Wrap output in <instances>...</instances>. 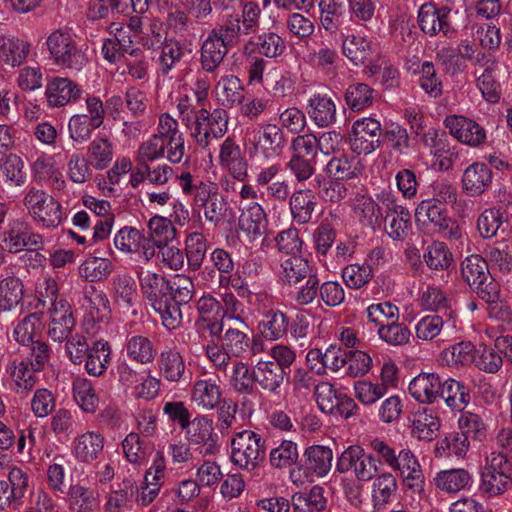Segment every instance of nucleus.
<instances>
[{
    "label": "nucleus",
    "instance_id": "e433bc0d",
    "mask_svg": "<svg viewBox=\"0 0 512 512\" xmlns=\"http://www.w3.org/2000/svg\"><path fill=\"white\" fill-rule=\"evenodd\" d=\"M111 361V347L109 343L103 339L92 343L91 348L85 356V371L93 377L102 376Z\"/></svg>",
    "mask_w": 512,
    "mask_h": 512
},
{
    "label": "nucleus",
    "instance_id": "72a5a7b5",
    "mask_svg": "<svg viewBox=\"0 0 512 512\" xmlns=\"http://www.w3.org/2000/svg\"><path fill=\"white\" fill-rule=\"evenodd\" d=\"M266 213L257 202H251L243 209L239 219V228L250 240L260 237L266 229Z\"/></svg>",
    "mask_w": 512,
    "mask_h": 512
},
{
    "label": "nucleus",
    "instance_id": "ddd939ff",
    "mask_svg": "<svg viewBox=\"0 0 512 512\" xmlns=\"http://www.w3.org/2000/svg\"><path fill=\"white\" fill-rule=\"evenodd\" d=\"M48 314V336L55 342H64L75 327L71 305L65 298L60 297V299L53 300Z\"/></svg>",
    "mask_w": 512,
    "mask_h": 512
},
{
    "label": "nucleus",
    "instance_id": "2f4dec72",
    "mask_svg": "<svg viewBox=\"0 0 512 512\" xmlns=\"http://www.w3.org/2000/svg\"><path fill=\"white\" fill-rule=\"evenodd\" d=\"M289 206L293 220L300 225L307 224L317 206L316 195L310 189H299L291 195Z\"/></svg>",
    "mask_w": 512,
    "mask_h": 512
},
{
    "label": "nucleus",
    "instance_id": "f257e3e1",
    "mask_svg": "<svg viewBox=\"0 0 512 512\" xmlns=\"http://www.w3.org/2000/svg\"><path fill=\"white\" fill-rule=\"evenodd\" d=\"M43 48L53 64L74 72L81 71L88 63V57L79 44L72 29L60 27L47 34Z\"/></svg>",
    "mask_w": 512,
    "mask_h": 512
},
{
    "label": "nucleus",
    "instance_id": "0e129e2a",
    "mask_svg": "<svg viewBox=\"0 0 512 512\" xmlns=\"http://www.w3.org/2000/svg\"><path fill=\"white\" fill-rule=\"evenodd\" d=\"M476 346L471 342H459L441 353V359L449 366L470 365L475 361Z\"/></svg>",
    "mask_w": 512,
    "mask_h": 512
},
{
    "label": "nucleus",
    "instance_id": "a878e982",
    "mask_svg": "<svg viewBox=\"0 0 512 512\" xmlns=\"http://www.w3.org/2000/svg\"><path fill=\"white\" fill-rule=\"evenodd\" d=\"M137 277L141 292L150 305L170 295V282L163 275L141 268Z\"/></svg>",
    "mask_w": 512,
    "mask_h": 512
},
{
    "label": "nucleus",
    "instance_id": "bf43d9fd",
    "mask_svg": "<svg viewBox=\"0 0 512 512\" xmlns=\"http://www.w3.org/2000/svg\"><path fill=\"white\" fill-rule=\"evenodd\" d=\"M397 479L390 472L379 474L372 485V500L374 505L384 506L391 502L397 491Z\"/></svg>",
    "mask_w": 512,
    "mask_h": 512
},
{
    "label": "nucleus",
    "instance_id": "5fc2aeb1",
    "mask_svg": "<svg viewBox=\"0 0 512 512\" xmlns=\"http://www.w3.org/2000/svg\"><path fill=\"white\" fill-rule=\"evenodd\" d=\"M73 397L79 407L87 413H94L99 404L92 382L86 378L78 377L72 384Z\"/></svg>",
    "mask_w": 512,
    "mask_h": 512
},
{
    "label": "nucleus",
    "instance_id": "f03ea898",
    "mask_svg": "<svg viewBox=\"0 0 512 512\" xmlns=\"http://www.w3.org/2000/svg\"><path fill=\"white\" fill-rule=\"evenodd\" d=\"M229 114L225 109L216 108L208 111L204 106L197 110L196 119L188 131L196 146L213 158L215 143L222 139L228 131Z\"/></svg>",
    "mask_w": 512,
    "mask_h": 512
},
{
    "label": "nucleus",
    "instance_id": "49530a36",
    "mask_svg": "<svg viewBox=\"0 0 512 512\" xmlns=\"http://www.w3.org/2000/svg\"><path fill=\"white\" fill-rule=\"evenodd\" d=\"M24 168L23 159L15 153L4 154L0 158V172L5 182L12 186L22 187L26 183L27 174Z\"/></svg>",
    "mask_w": 512,
    "mask_h": 512
},
{
    "label": "nucleus",
    "instance_id": "774afa93",
    "mask_svg": "<svg viewBox=\"0 0 512 512\" xmlns=\"http://www.w3.org/2000/svg\"><path fill=\"white\" fill-rule=\"evenodd\" d=\"M377 334L379 338L390 346L406 345L411 337L409 328L399 323L398 320L391 321L387 324H381L378 327Z\"/></svg>",
    "mask_w": 512,
    "mask_h": 512
},
{
    "label": "nucleus",
    "instance_id": "a18cd8bd",
    "mask_svg": "<svg viewBox=\"0 0 512 512\" xmlns=\"http://www.w3.org/2000/svg\"><path fill=\"white\" fill-rule=\"evenodd\" d=\"M439 396L451 409L462 411L470 401L469 389L461 382L449 378L441 382Z\"/></svg>",
    "mask_w": 512,
    "mask_h": 512
},
{
    "label": "nucleus",
    "instance_id": "423d86ee",
    "mask_svg": "<svg viewBox=\"0 0 512 512\" xmlns=\"http://www.w3.org/2000/svg\"><path fill=\"white\" fill-rule=\"evenodd\" d=\"M265 458L262 437L254 431L237 432L231 441V461L240 469L253 471Z\"/></svg>",
    "mask_w": 512,
    "mask_h": 512
},
{
    "label": "nucleus",
    "instance_id": "052dcab7",
    "mask_svg": "<svg viewBox=\"0 0 512 512\" xmlns=\"http://www.w3.org/2000/svg\"><path fill=\"white\" fill-rule=\"evenodd\" d=\"M344 100L352 111H361L373 104L374 90L366 83H354L346 88Z\"/></svg>",
    "mask_w": 512,
    "mask_h": 512
},
{
    "label": "nucleus",
    "instance_id": "20e7f679",
    "mask_svg": "<svg viewBox=\"0 0 512 512\" xmlns=\"http://www.w3.org/2000/svg\"><path fill=\"white\" fill-rule=\"evenodd\" d=\"M23 205L32 219L45 228H56L64 219L61 203L45 190L29 188L23 197Z\"/></svg>",
    "mask_w": 512,
    "mask_h": 512
},
{
    "label": "nucleus",
    "instance_id": "39448f33",
    "mask_svg": "<svg viewBox=\"0 0 512 512\" xmlns=\"http://www.w3.org/2000/svg\"><path fill=\"white\" fill-rule=\"evenodd\" d=\"M286 144L283 130L276 124L263 123L257 129L248 131L245 135L244 146L250 156L274 158L278 156Z\"/></svg>",
    "mask_w": 512,
    "mask_h": 512
},
{
    "label": "nucleus",
    "instance_id": "6e6d98bb",
    "mask_svg": "<svg viewBox=\"0 0 512 512\" xmlns=\"http://www.w3.org/2000/svg\"><path fill=\"white\" fill-rule=\"evenodd\" d=\"M68 501L74 512H92L99 505L95 491L79 484L70 487Z\"/></svg>",
    "mask_w": 512,
    "mask_h": 512
},
{
    "label": "nucleus",
    "instance_id": "0eeeda50",
    "mask_svg": "<svg viewBox=\"0 0 512 512\" xmlns=\"http://www.w3.org/2000/svg\"><path fill=\"white\" fill-rule=\"evenodd\" d=\"M352 470L355 478L361 482L372 480L378 472L377 460L361 446L351 445L339 456L336 471L346 473Z\"/></svg>",
    "mask_w": 512,
    "mask_h": 512
},
{
    "label": "nucleus",
    "instance_id": "f3484780",
    "mask_svg": "<svg viewBox=\"0 0 512 512\" xmlns=\"http://www.w3.org/2000/svg\"><path fill=\"white\" fill-rule=\"evenodd\" d=\"M218 164L233 178L244 181L248 175L247 162L240 146L233 137H226L219 145Z\"/></svg>",
    "mask_w": 512,
    "mask_h": 512
},
{
    "label": "nucleus",
    "instance_id": "2eb2a0df",
    "mask_svg": "<svg viewBox=\"0 0 512 512\" xmlns=\"http://www.w3.org/2000/svg\"><path fill=\"white\" fill-rule=\"evenodd\" d=\"M83 94V88L67 77H54L47 82L45 96L49 107L60 108L77 103Z\"/></svg>",
    "mask_w": 512,
    "mask_h": 512
},
{
    "label": "nucleus",
    "instance_id": "393cba45",
    "mask_svg": "<svg viewBox=\"0 0 512 512\" xmlns=\"http://www.w3.org/2000/svg\"><path fill=\"white\" fill-rule=\"evenodd\" d=\"M441 379L436 373H419L409 383V393L422 404H432L439 397Z\"/></svg>",
    "mask_w": 512,
    "mask_h": 512
},
{
    "label": "nucleus",
    "instance_id": "603ef678",
    "mask_svg": "<svg viewBox=\"0 0 512 512\" xmlns=\"http://www.w3.org/2000/svg\"><path fill=\"white\" fill-rule=\"evenodd\" d=\"M326 504L327 500L320 486H313L308 493H295L292 497L294 512H321Z\"/></svg>",
    "mask_w": 512,
    "mask_h": 512
},
{
    "label": "nucleus",
    "instance_id": "f8f14e48",
    "mask_svg": "<svg viewBox=\"0 0 512 512\" xmlns=\"http://www.w3.org/2000/svg\"><path fill=\"white\" fill-rule=\"evenodd\" d=\"M185 430L187 441L196 446L201 455H214L219 451L218 436L208 416L195 417L186 425Z\"/></svg>",
    "mask_w": 512,
    "mask_h": 512
},
{
    "label": "nucleus",
    "instance_id": "473e14b6",
    "mask_svg": "<svg viewBox=\"0 0 512 512\" xmlns=\"http://www.w3.org/2000/svg\"><path fill=\"white\" fill-rule=\"evenodd\" d=\"M440 420L430 408H420L413 413L412 434L419 440L432 441L438 435Z\"/></svg>",
    "mask_w": 512,
    "mask_h": 512
},
{
    "label": "nucleus",
    "instance_id": "aec40b11",
    "mask_svg": "<svg viewBox=\"0 0 512 512\" xmlns=\"http://www.w3.org/2000/svg\"><path fill=\"white\" fill-rule=\"evenodd\" d=\"M157 370L169 383H181L186 379L187 367L184 356L176 347H166L157 358Z\"/></svg>",
    "mask_w": 512,
    "mask_h": 512
},
{
    "label": "nucleus",
    "instance_id": "58836bf2",
    "mask_svg": "<svg viewBox=\"0 0 512 512\" xmlns=\"http://www.w3.org/2000/svg\"><path fill=\"white\" fill-rule=\"evenodd\" d=\"M222 392L220 386L211 378L196 380L191 399L204 410H213L221 401Z\"/></svg>",
    "mask_w": 512,
    "mask_h": 512
},
{
    "label": "nucleus",
    "instance_id": "c756f323",
    "mask_svg": "<svg viewBox=\"0 0 512 512\" xmlns=\"http://www.w3.org/2000/svg\"><path fill=\"white\" fill-rule=\"evenodd\" d=\"M31 51V44L18 37H0V63L15 68L21 66Z\"/></svg>",
    "mask_w": 512,
    "mask_h": 512
},
{
    "label": "nucleus",
    "instance_id": "f704fd0d",
    "mask_svg": "<svg viewBox=\"0 0 512 512\" xmlns=\"http://www.w3.org/2000/svg\"><path fill=\"white\" fill-rule=\"evenodd\" d=\"M306 471L318 478L326 476L331 470L333 452L329 447L313 445L304 452Z\"/></svg>",
    "mask_w": 512,
    "mask_h": 512
},
{
    "label": "nucleus",
    "instance_id": "6e6552de",
    "mask_svg": "<svg viewBox=\"0 0 512 512\" xmlns=\"http://www.w3.org/2000/svg\"><path fill=\"white\" fill-rule=\"evenodd\" d=\"M443 123L449 134L463 145L477 148L487 140L486 130L475 120L464 115H448Z\"/></svg>",
    "mask_w": 512,
    "mask_h": 512
},
{
    "label": "nucleus",
    "instance_id": "4c0bfd02",
    "mask_svg": "<svg viewBox=\"0 0 512 512\" xmlns=\"http://www.w3.org/2000/svg\"><path fill=\"white\" fill-rule=\"evenodd\" d=\"M353 213L359 223L365 227L375 230L382 223V209L370 196L362 195L354 200Z\"/></svg>",
    "mask_w": 512,
    "mask_h": 512
},
{
    "label": "nucleus",
    "instance_id": "1a4fd4ad",
    "mask_svg": "<svg viewBox=\"0 0 512 512\" xmlns=\"http://www.w3.org/2000/svg\"><path fill=\"white\" fill-rule=\"evenodd\" d=\"M390 469L400 476L407 489L417 494L424 492L425 476L418 458L410 449L399 450Z\"/></svg>",
    "mask_w": 512,
    "mask_h": 512
},
{
    "label": "nucleus",
    "instance_id": "412c9836",
    "mask_svg": "<svg viewBox=\"0 0 512 512\" xmlns=\"http://www.w3.org/2000/svg\"><path fill=\"white\" fill-rule=\"evenodd\" d=\"M286 51V41L275 32H263L250 37L243 45L244 55L258 53L266 58L274 59L283 55Z\"/></svg>",
    "mask_w": 512,
    "mask_h": 512
},
{
    "label": "nucleus",
    "instance_id": "4468645a",
    "mask_svg": "<svg viewBox=\"0 0 512 512\" xmlns=\"http://www.w3.org/2000/svg\"><path fill=\"white\" fill-rule=\"evenodd\" d=\"M177 178L183 194L193 197L194 205L201 209L210 204L216 196L221 195L217 183L210 180L194 177L189 172L181 173Z\"/></svg>",
    "mask_w": 512,
    "mask_h": 512
},
{
    "label": "nucleus",
    "instance_id": "9d476101",
    "mask_svg": "<svg viewBox=\"0 0 512 512\" xmlns=\"http://www.w3.org/2000/svg\"><path fill=\"white\" fill-rule=\"evenodd\" d=\"M381 124L378 120L365 117L356 120L349 134L350 148L353 152L367 155L380 146Z\"/></svg>",
    "mask_w": 512,
    "mask_h": 512
},
{
    "label": "nucleus",
    "instance_id": "a211bd4d",
    "mask_svg": "<svg viewBox=\"0 0 512 512\" xmlns=\"http://www.w3.org/2000/svg\"><path fill=\"white\" fill-rule=\"evenodd\" d=\"M30 168L32 178L36 183L46 184L57 191L65 189L66 181L52 155L42 153L32 162Z\"/></svg>",
    "mask_w": 512,
    "mask_h": 512
},
{
    "label": "nucleus",
    "instance_id": "7c9ffc66",
    "mask_svg": "<svg viewBox=\"0 0 512 512\" xmlns=\"http://www.w3.org/2000/svg\"><path fill=\"white\" fill-rule=\"evenodd\" d=\"M285 378V371L272 360H259L254 369V379L265 391L278 394Z\"/></svg>",
    "mask_w": 512,
    "mask_h": 512
},
{
    "label": "nucleus",
    "instance_id": "69168bd1",
    "mask_svg": "<svg viewBox=\"0 0 512 512\" xmlns=\"http://www.w3.org/2000/svg\"><path fill=\"white\" fill-rule=\"evenodd\" d=\"M187 263L191 270H198L207 252L206 239L203 234L194 232L187 236L185 241Z\"/></svg>",
    "mask_w": 512,
    "mask_h": 512
},
{
    "label": "nucleus",
    "instance_id": "6ab92c4d",
    "mask_svg": "<svg viewBox=\"0 0 512 512\" xmlns=\"http://www.w3.org/2000/svg\"><path fill=\"white\" fill-rule=\"evenodd\" d=\"M492 179L493 173L485 163L474 162L462 174V191L470 197L481 196L490 188Z\"/></svg>",
    "mask_w": 512,
    "mask_h": 512
},
{
    "label": "nucleus",
    "instance_id": "a19ab883",
    "mask_svg": "<svg viewBox=\"0 0 512 512\" xmlns=\"http://www.w3.org/2000/svg\"><path fill=\"white\" fill-rule=\"evenodd\" d=\"M175 228L170 220L161 216H154L148 222V231L145 233V240L148 245L154 250L165 246L175 237Z\"/></svg>",
    "mask_w": 512,
    "mask_h": 512
},
{
    "label": "nucleus",
    "instance_id": "c9c22d12",
    "mask_svg": "<svg viewBox=\"0 0 512 512\" xmlns=\"http://www.w3.org/2000/svg\"><path fill=\"white\" fill-rule=\"evenodd\" d=\"M472 475L463 468L441 470L433 478L435 487L445 493L454 494L468 488Z\"/></svg>",
    "mask_w": 512,
    "mask_h": 512
},
{
    "label": "nucleus",
    "instance_id": "79ce46f5",
    "mask_svg": "<svg viewBox=\"0 0 512 512\" xmlns=\"http://www.w3.org/2000/svg\"><path fill=\"white\" fill-rule=\"evenodd\" d=\"M243 86L240 79L235 75L222 76L215 85L217 101L227 108H232L241 103L243 99Z\"/></svg>",
    "mask_w": 512,
    "mask_h": 512
},
{
    "label": "nucleus",
    "instance_id": "4d7b16f0",
    "mask_svg": "<svg viewBox=\"0 0 512 512\" xmlns=\"http://www.w3.org/2000/svg\"><path fill=\"white\" fill-rule=\"evenodd\" d=\"M22 298L23 284L18 277L8 276L0 281V311L12 310Z\"/></svg>",
    "mask_w": 512,
    "mask_h": 512
},
{
    "label": "nucleus",
    "instance_id": "13d9d810",
    "mask_svg": "<svg viewBox=\"0 0 512 512\" xmlns=\"http://www.w3.org/2000/svg\"><path fill=\"white\" fill-rule=\"evenodd\" d=\"M91 165L97 170L107 168L113 159V144L106 136H97L88 146Z\"/></svg>",
    "mask_w": 512,
    "mask_h": 512
},
{
    "label": "nucleus",
    "instance_id": "cd10ccee",
    "mask_svg": "<svg viewBox=\"0 0 512 512\" xmlns=\"http://www.w3.org/2000/svg\"><path fill=\"white\" fill-rule=\"evenodd\" d=\"M112 293L115 304L125 312L137 315L134 308L137 300V288L134 279L127 274L117 275L112 280Z\"/></svg>",
    "mask_w": 512,
    "mask_h": 512
},
{
    "label": "nucleus",
    "instance_id": "4be33fe9",
    "mask_svg": "<svg viewBox=\"0 0 512 512\" xmlns=\"http://www.w3.org/2000/svg\"><path fill=\"white\" fill-rule=\"evenodd\" d=\"M416 223L423 227L433 230L434 232H445L452 224L451 219L447 216L435 200H422L415 209Z\"/></svg>",
    "mask_w": 512,
    "mask_h": 512
},
{
    "label": "nucleus",
    "instance_id": "c03bdc74",
    "mask_svg": "<svg viewBox=\"0 0 512 512\" xmlns=\"http://www.w3.org/2000/svg\"><path fill=\"white\" fill-rule=\"evenodd\" d=\"M342 50L344 56L356 66L364 65L373 55L372 43L359 35H348L343 40Z\"/></svg>",
    "mask_w": 512,
    "mask_h": 512
},
{
    "label": "nucleus",
    "instance_id": "7ed1b4c3",
    "mask_svg": "<svg viewBox=\"0 0 512 512\" xmlns=\"http://www.w3.org/2000/svg\"><path fill=\"white\" fill-rule=\"evenodd\" d=\"M461 275L483 301L494 302L500 299V284L491 275L484 257L478 254L467 256L461 263Z\"/></svg>",
    "mask_w": 512,
    "mask_h": 512
},
{
    "label": "nucleus",
    "instance_id": "09e8293b",
    "mask_svg": "<svg viewBox=\"0 0 512 512\" xmlns=\"http://www.w3.org/2000/svg\"><path fill=\"white\" fill-rule=\"evenodd\" d=\"M485 259L492 269L508 274L512 271V255L507 240L496 241L485 249Z\"/></svg>",
    "mask_w": 512,
    "mask_h": 512
},
{
    "label": "nucleus",
    "instance_id": "dca6fc26",
    "mask_svg": "<svg viewBox=\"0 0 512 512\" xmlns=\"http://www.w3.org/2000/svg\"><path fill=\"white\" fill-rule=\"evenodd\" d=\"M114 246L124 254H137L139 259L149 262L154 250L145 240V233L131 226L121 228L114 236Z\"/></svg>",
    "mask_w": 512,
    "mask_h": 512
},
{
    "label": "nucleus",
    "instance_id": "37998d69",
    "mask_svg": "<svg viewBox=\"0 0 512 512\" xmlns=\"http://www.w3.org/2000/svg\"><path fill=\"white\" fill-rule=\"evenodd\" d=\"M288 330V318L280 310H268L258 323L259 333L270 341L281 339Z\"/></svg>",
    "mask_w": 512,
    "mask_h": 512
},
{
    "label": "nucleus",
    "instance_id": "de8ad7c7",
    "mask_svg": "<svg viewBox=\"0 0 512 512\" xmlns=\"http://www.w3.org/2000/svg\"><path fill=\"white\" fill-rule=\"evenodd\" d=\"M127 356L142 365L152 362L156 356L153 342L146 336L133 335L125 343Z\"/></svg>",
    "mask_w": 512,
    "mask_h": 512
},
{
    "label": "nucleus",
    "instance_id": "338daca9",
    "mask_svg": "<svg viewBox=\"0 0 512 512\" xmlns=\"http://www.w3.org/2000/svg\"><path fill=\"white\" fill-rule=\"evenodd\" d=\"M298 456L297 444L290 440H283L270 451L269 461L272 467L283 469L294 465L298 460Z\"/></svg>",
    "mask_w": 512,
    "mask_h": 512
},
{
    "label": "nucleus",
    "instance_id": "9b49d317",
    "mask_svg": "<svg viewBox=\"0 0 512 512\" xmlns=\"http://www.w3.org/2000/svg\"><path fill=\"white\" fill-rule=\"evenodd\" d=\"M450 12L447 7L437 8L432 3H424L417 16L421 31L431 37L438 34L447 38L455 37L456 30L449 20Z\"/></svg>",
    "mask_w": 512,
    "mask_h": 512
},
{
    "label": "nucleus",
    "instance_id": "8fccbe9b",
    "mask_svg": "<svg viewBox=\"0 0 512 512\" xmlns=\"http://www.w3.org/2000/svg\"><path fill=\"white\" fill-rule=\"evenodd\" d=\"M320 23L328 32L337 31L344 22L345 6L337 0H320Z\"/></svg>",
    "mask_w": 512,
    "mask_h": 512
},
{
    "label": "nucleus",
    "instance_id": "c85d7f7f",
    "mask_svg": "<svg viewBox=\"0 0 512 512\" xmlns=\"http://www.w3.org/2000/svg\"><path fill=\"white\" fill-rule=\"evenodd\" d=\"M455 310H447L442 315L433 314L422 317L415 326L416 337L422 341H432L445 328H454Z\"/></svg>",
    "mask_w": 512,
    "mask_h": 512
},
{
    "label": "nucleus",
    "instance_id": "3c124183",
    "mask_svg": "<svg viewBox=\"0 0 512 512\" xmlns=\"http://www.w3.org/2000/svg\"><path fill=\"white\" fill-rule=\"evenodd\" d=\"M230 388L239 394H249L253 390L254 371H250L248 363L242 360H234L228 374Z\"/></svg>",
    "mask_w": 512,
    "mask_h": 512
},
{
    "label": "nucleus",
    "instance_id": "ea45409f",
    "mask_svg": "<svg viewBox=\"0 0 512 512\" xmlns=\"http://www.w3.org/2000/svg\"><path fill=\"white\" fill-rule=\"evenodd\" d=\"M83 299V306L94 321L101 322L109 319L111 313L110 302L103 290L93 285L85 286Z\"/></svg>",
    "mask_w": 512,
    "mask_h": 512
},
{
    "label": "nucleus",
    "instance_id": "864d4df0",
    "mask_svg": "<svg viewBox=\"0 0 512 512\" xmlns=\"http://www.w3.org/2000/svg\"><path fill=\"white\" fill-rule=\"evenodd\" d=\"M313 270L308 260L300 255L288 256L281 261V274L290 285L300 283Z\"/></svg>",
    "mask_w": 512,
    "mask_h": 512
},
{
    "label": "nucleus",
    "instance_id": "680f3d73",
    "mask_svg": "<svg viewBox=\"0 0 512 512\" xmlns=\"http://www.w3.org/2000/svg\"><path fill=\"white\" fill-rule=\"evenodd\" d=\"M9 373L17 393H27L31 391L38 381L34 374L35 371H33L28 362L24 360H14L10 365Z\"/></svg>",
    "mask_w": 512,
    "mask_h": 512
},
{
    "label": "nucleus",
    "instance_id": "5701e85b",
    "mask_svg": "<svg viewBox=\"0 0 512 512\" xmlns=\"http://www.w3.org/2000/svg\"><path fill=\"white\" fill-rule=\"evenodd\" d=\"M307 114L319 128L332 126L337 120V106L327 94H313L307 102Z\"/></svg>",
    "mask_w": 512,
    "mask_h": 512
},
{
    "label": "nucleus",
    "instance_id": "e2e57ef3",
    "mask_svg": "<svg viewBox=\"0 0 512 512\" xmlns=\"http://www.w3.org/2000/svg\"><path fill=\"white\" fill-rule=\"evenodd\" d=\"M112 270L113 264L109 259L88 257L79 266V275L86 281L96 282L106 279Z\"/></svg>",
    "mask_w": 512,
    "mask_h": 512
},
{
    "label": "nucleus",
    "instance_id": "bb28decb",
    "mask_svg": "<svg viewBox=\"0 0 512 512\" xmlns=\"http://www.w3.org/2000/svg\"><path fill=\"white\" fill-rule=\"evenodd\" d=\"M229 47V44L218 38L216 30H212L200 49L201 68L214 73L223 62Z\"/></svg>",
    "mask_w": 512,
    "mask_h": 512
},
{
    "label": "nucleus",
    "instance_id": "b1692460",
    "mask_svg": "<svg viewBox=\"0 0 512 512\" xmlns=\"http://www.w3.org/2000/svg\"><path fill=\"white\" fill-rule=\"evenodd\" d=\"M71 449L77 460L91 463L102 454L104 437L97 431H86L74 438Z\"/></svg>",
    "mask_w": 512,
    "mask_h": 512
}]
</instances>
